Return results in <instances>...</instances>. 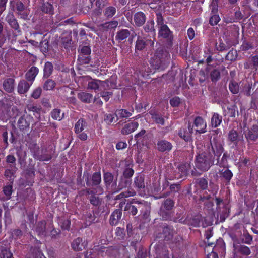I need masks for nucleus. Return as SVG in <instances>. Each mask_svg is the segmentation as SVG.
<instances>
[{
  "label": "nucleus",
  "mask_w": 258,
  "mask_h": 258,
  "mask_svg": "<svg viewBox=\"0 0 258 258\" xmlns=\"http://www.w3.org/2000/svg\"><path fill=\"white\" fill-rule=\"evenodd\" d=\"M117 21H112L105 22L101 25V28L103 30H108L116 28L118 25Z\"/></svg>",
  "instance_id": "nucleus-41"
},
{
  "label": "nucleus",
  "mask_w": 258,
  "mask_h": 258,
  "mask_svg": "<svg viewBox=\"0 0 258 258\" xmlns=\"http://www.w3.org/2000/svg\"><path fill=\"white\" fill-rule=\"evenodd\" d=\"M210 78L213 82H216L220 78V72L217 69H213L210 74Z\"/></svg>",
  "instance_id": "nucleus-49"
},
{
  "label": "nucleus",
  "mask_w": 258,
  "mask_h": 258,
  "mask_svg": "<svg viewBox=\"0 0 258 258\" xmlns=\"http://www.w3.org/2000/svg\"><path fill=\"white\" fill-rule=\"evenodd\" d=\"M215 47L216 49L219 51H223L228 49V46L222 42L221 39L219 40V44L216 43Z\"/></svg>",
  "instance_id": "nucleus-64"
},
{
  "label": "nucleus",
  "mask_w": 258,
  "mask_h": 258,
  "mask_svg": "<svg viewBox=\"0 0 258 258\" xmlns=\"http://www.w3.org/2000/svg\"><path fill=\"white\" fill-rule=\"evenodd\" d=\"M116 114L117 115V117H119L120 118H127L128 117H129L130 116H131L132 114V113L130 112H128L125 109H119V110H117L116 111H115Z\"/></svg>",
  "instance_id": "nucleus-52"
},
{
  "label": "nucleus",
  "mask_w": 258,
  "mask_h": 258,
  "mask_svg": "<svg viewBox=\"0 0 258 258\" xmlns=\"http://www.w3.org/2000/svg\"><path fill=\"white\" fill-rule=\"evenodd\" d=\"M56 86V83L52 79L46 80L43 85V88L45 90H52Z\"/></svg>",
  "instance_id": "nucleus-46"
},
{
  "label": "nucleus",
  "mask_w": 258,
  "mask_h": 258,
  "mask_svg": "<svg viewBox=\"0 0 258 258\" xmlns=\"http://www.w3.org/2000/svg\"><path fill=\"white\" fill-rule=\"evenodd\" d=\"M85 181L87 186H97L96 192L101 194L103 192V189L100 186H98L101 181V173L100 172H95L91 176H90L88 173L84 174Z\"/></svg>",
  "instance_id": "nucleus-6"
},
{
  "label": "nucleus",
  "mask_w": 258,
  "mask_h": 258,
  "mask_svg": "<svg viewBox=\"0 0 258 258\" xmlns=\"http://www.w3.org/2000/svg\"><path fill=\"white\" fill-rule=\"evenodd\" d=\"M61 111L59 109H54L51 113V117L53 119L58 120H60L63 117V115L60 114Z\"/></svg>",
  "instance_id": "nucleus-55"
},
{
  "label": "nucleus",
  "mask_w": 258,
  "mask_h": 258,
  "mask_svg": "<svg viewBox=\"0 0 258 258\" xmlns=\"http://www.w3.org/2000/svg\"><path fill=\"white\" fill-rule=\"evenodd\" d=\"M41 11L45 14L52 15L53 13V8L51 4L48 2L44 3L41 7Z\"/></svg>",
  "instance_id": "nucleus-38"
},
{
  "label": "nucleus",
  "mask_w": 258,
  "mask_h": 258,
  "mask_svg": "<svg viewBox=\"0 0 258 258\" xmlns=\"http://www.w3.org/2000/svg\"><path fill=\"white\" fill-rule=\"evenodd\" d=\"M179 136L185 141H188L190 139V136L189 133L186 130L185 128H181L179 131Z\"/></svg>",
  "instance_id": "nucleus-53"
},
{
  "label": "nucleus",
  "mask_w": 258,
  "mask_h": 258,
  "mask_svg": "<svg viewBox=\"0 0 258 258\" xmlns=\"http://www.w3.org/2000/svg\"><path fill=\"white\" fill-rule=\"evenodd\" d=\"M128 21H132L133 18L134 19L136 25L138 26L143 25L145 22V17H128Z\"/></svg>",
  "instance_id": "nucleus-57"
},
{
  "label": "nucleus",
  "mask_w": 258,
  "mask_h": 258,
  "mask_svg": "<svg viewBox=\"0 0 258 258\" xmlns=\"http://www.w3.org/2000/svg\"><path fill=\"white\" fill-rule=\"evenodd\" d=\"M130 35V31L127 29H123L118 31L116 36V39L119 41H122L127 38Z\"/></svg>",
  "instance_id": "nucleus-42"
},
{
  "label": "nucleus",
  "mask_w": 258,
  "mask_h": 258,
  "mask_svg": "<svg viewBox=\"0 0 258 258\" xmlns=\"http://www.w3.org/2000/svg\"><path fill=\"white\" fill-rule=\"evenodd\" d=\"M1 258H13V254L9 249L4 248L1 250Z\"/></svg>",
  "instance_id": "nucleus-62"
},
{
  "label": "nucleus",
  "mask_w": 258,
  "mask_h": 258,
  "mask_svg": "<svg viewBox=\"0 0 258 258\" xmlns=\"http://www.w3.org/2000/svg\"><path fill=\"white\" fill-rule=\"evenodd\" d=\"M116 87L115 83L112 79H108L104 81H101L100 91H105L111 89L115 88Z\"/></svg>",
  "instance_id": "nucleus-26"
},
{
  "label": "nucleus",
  "mask_w": 258,
  "mask_h": 258,
  "mask_svg": "<svg viewBox=\"0 0 258 258\" xmlns=\"http://www.w3.org/2000/svg\"><path fill=\"white\" fill-rule=\"evenodd\" d=\"M40 50L43 53H47L48 51L49 42L46 39L40 43Z\"/></svg>",
  "instance_id": "nucleus-61"
},
{
  "label": "nucleus",
  "mask_w": 258,
  "mask_h": 258,
  "mask_svg": "<svg viewBox=\"0 0 258 258\" xmlns=\"http://www.w3.org/2000/svg\"><path fill=\"white\" fill-rule=\"evenodd\" d=\"M146 47L145 40L142 38H138L136 41V48L139 50H142Z\"/></svg>",
  "instance_id": "nucleus-60"
},
{
  "label": "nucleus",
  "mask_w": 258,
  "mask_h": 258,
  "mask_svg": "<svg viewBox=\"0 0 258 258\" xmlns=\"http://www.w3.org/2000/svg\"><path fill=\"white\" fill-rule=\"evenodd\" d=\"M245 136L247 141H256L258 139V126L253 125Z\"/></svg>",
  "instance_id": "nucleus-19"
},
{
  "label": "nucleus",
  "mask_w": 258,
  "mask_h": 258,
  "mask_svg": "<svg viewBox=\"0 0 258 258\" xmlns=\"http://www.w3.org/2000/svg\"><path fill=\"white\" fill-rule=\"evenodd\" d=\"M17 170V168H13L9 167V168L7 169L4 173V175L6 177V178L11 181V183L13 182L14 178L16 177L15 173Z\"/></svg>",
  "instance_id": "nucleus-33"
},
{
  "label": "nucleus",
  "mask_w": 258,
  "mask_h": 258,
  "mask_svg": "<svg viewBox=\"0 0 258 258\" xmlns=\"http://www.w3.org/2000/svg\"><path fill=\"white\" fill-rule=\"evenodd\" d=\"M222 117L218 113H214L211 118V125L214 127L218 126L222 122Z\"/></svg>",
  "instance_id": "nucleus-40"
},
{
  "label": "nucleus",
  "mask_w": 258,
  "mask_h": 258,
  "mask_svg": "<svg viewBox=\"0 0 258 258\" xmlns=\"http://www.w3.org/2000/svg\"><path fill=\"white\" fill-rule=\"evenodd\" d=\"M220 177L227 183H229L233 176V173L228 168H223L219 170Z\"/></svg>",
  "instance_id": "nucleus-27"
},
{
  "label": "nucleus",
  "mask_w": 258,
  "mask_h": 258,
  "mask_svg": "<svg viewBox=\"0 0 258 258\" xmlns=\"http://www.w3.org/2000/svg\"><path fill=\"white\" fill-rule=\"evenodd\" d=\"M172 148V144L165 140H161L157 142V149L162 152H168Z\"/></svg>",
  "instance_id": "nucleus-15"
},
{
  "label": "nucleus",
  "mask_w": 258,
  "mask_h": 258,
  "mask_svg": "<svg viewBox=\"0 0 258 258\" xmlns=\"http://www.w3.org/2000/svg\"><path fill=\"white\" fill-rule=\"evenodd\" d=\"M191 168V166L188 163H182L178 164L177 169L178 170L177 173L176 174V178L179 179L183 177L186 176L188 171Z\"/></svg>",
  "instance_id": "nucleus-11"
},
{
  "label": "nucleus",
  "mask_w": 258,
  "mask_h": 258,
  "mask_svg": "<svg viewBox=\"0 0 258 258\" xmlns=\"http://www.w3.org/2000/svg\"><path fill=\"white\" fill-rule=\"evenodd\" d=\"M156 232L157 237L166 240H170L172 239L175 232L172 227L166 223H161L159 227L158 231Z\"/></svg>",
  "instance_id": "nucleus-7"
},
{
  "label": "nucleus",
  "mask_w": 258,
  "mask_h": 258,
  "mask_svg": "<svg viewBox=\"0 0 258 258\" xmlns=\"http://www.w3.org/2000/svg\"><path fill=\"white\" fill-rule=\"evenodd\" d=\"M194 125L196 131L199 133H204L206 132V124L203 119L200 116L196 117L194 120Z\"/></svg>",
  "instance_id": "nucleus-13"
},
{
  "label": "nucleus",
  "mask_w": 258,
  "mask_h": 258,
  "mask_svg": "<svg viewBox=\"0 0 258 258\" xmlns=\"http://www.w3.org/2000/svg\"><path fill=\"white\" fill-rule=\"evenodd\" d=\"M71 245L75 251H79L85 248L87 243L85 240L83 242L82 238L78 237L73 241Z\"/></svg>",
  "instance_id": "nucleus-16"
},
{
  "label": "nucleus",
  "mask_w": 258,
  "mask_h": 258,
  "mask_svg": "<svg viewBox=\"0 0 258 258\" xmlns=\"http://www.w3.org/2000/svg\"><path fill=\"white\" fill-rule=\"evenodd\" d=\"M122 164L124 165V170L122 176L130 179L134 173V171L133 169V164L132 161L129 159H125L122 161Z\"/></svg>",
  "instance_id": "nucleus-10"
},
{
  "label": "nucleus",
  "mask_w": 258,
  "mask_h": 258,
  "mask_svg": "<svg viewBox=\"0 0 258 258\" xmlns=\"http://www.w3.org/2000/svg\"><path fill=\"white\" fill-rule=\"evenodd\" d=\"M78 51L79 54H83L84 55H89L91 54V48L89 45H86L83 44L79 46Z\"/></svg>",
  "instance_id": "nucleus-43"
},
{
  "label": "nucleus",
  "mask_w": 258,
  "mask_h": 258,
  "mask_svg": "<svg viewBox=\"0 0 258 258\" xmlns=\"http://www.w3.org/2000/svg\"><path fill=\"white\" fill-rule=\"evenodd\" d=\"M150 206L146 202H140L135 199L130 203H127L124 207V211L128 214L135 216L139 212L141 214L147 218L150 213Z\"/></svg>",
  "instance_id": "nucleus-3"
},
{
  "label": "nucleus",
  "mask_w": 258,
  "mask_h": 258,
  "mask_svg": "<svg viewBox=\"0 0 258 258\" xmlns=\"http://www.w3.org/2000/svg\"><path fill=\"white\" fill-rule=\"evenodd\" d=\"M72 35L71 33H64L62 34L61 37V46L62 48L65 49L67 51L70 50H73Z\"/></svg>",
  "instance_id": "nucleus-9"
},
{
  "label": "nucleus",
  "mask_w": 258,
  "mask_h": 258,
  "mask_svg": "<svg viewBox=\"0 0 258 258\" xmlns=\"http://www.w3.org/2000/svg\"><path fill=\"white\" fill-rule=\"evenodd\" d=\"M15 80L14 78H9L4 80L3 86L4 90L8 93H12L15 88Z\"/></svg>",
  "instance_id": "nucleus-14"
},
{
  "label": "nucleus",
  "mask_w": 258,
  "mask_h": 258,
  "mask_svg": "<svg viewBox=\"0 0 258 258\" xmlns=\"http://www.w3.org/2000/svg\"><path fill=\"white\" fill-rule=\"evenodd\" d=\"M228 140L235 145H237L239 141L243 140V138L242 136H239L236 130H231L228 134Z\"/></svg>",
  "instance_id": "nucleus-21"
},
{
  "label": "nucleus",
  "mask_w": 258,
  "mask_h": 258,
  "mask_svg": "<svg viewBox=\"0 0 258 258\" xmlns=\"http://www.w3.org/2000/svg\"><path fill=\"white\" fill-rule=\"evenodd\" d=\"M144 29L146 31L150 32L152 36H155L154 22L153 20L148 21Z\"/></svg>",
  "instance_id": "nucleus-51"
},
{
  "label": "nucleus",
  "mask_w": 258,
  "mask_h": 258,
  "mask_svg": "<svg viewBox=\"0 0 258 258\" xmlns=\"http://www.w3.org/2000/svg\"><path fill=\"white\" fill-rule=\"evenodd\" d=\"M159 214L164 220H168L171 217V211H167L166 209L160 207Z\"/></svg>",
  "instance_id": "nucleus-48"
},
{
  "label": "nucleus",
  "mask_w": 258,
  "mask_h": 258,
  "mask_svg": "<svg viewBox=\"0 0 258 258\" xmlns=\"http://www.w3.org/2000/svg\"><path fill=\"white\" fill-rule=\"evenodd\" d=\"M54 153L55 147L53 145H44L41 146L40 152L36 160L43 162L49 161L53 157Z\"/></svg>",
  "instance_id": "nucleus-5"
},
{
  "label": "nucleus",
  "mask_w": 258,
  "mask_h": 258,
  "mask_svg": "<svg viewBox=\"0 0 258 258\" xmlns=\"http://www.w3.org/2000/svg\"><path fill=\"white\" fill-rule=\"evenodd\" d=\"M156 253L158 258H169V251L165 246L159 244L156 246Z\"/></svg>",
  "instance_id": "nucleus-24"
},
{
  "label": "nucleus",
  "mask_w": 258,
  "mask_h": 258,
  "mask_svg": "<svg viewBox=\"0 0 258 258\" xmlns=\"http://www.w3.org/2000/svg\"><path fill=\"white\" fill-rule=\"evenodd\" d=\"M32 83L25 80H21L18 84L17 91L20 94L27 93Z\"/></svg>",
  "instance_id": "nucleus-17"
},
{
  "label": "nucleus",
  "mask_w": 258,
  "mask_h": 258,
  "mask_svg": "<svg viewBox=\"0 0 258 258\" xmlns=\"http://www.w3.org/2000/svg\"><path fill=\"white\" fill-rule=\"evenodd\" d=\"M58 223L62 229L69 230L71 224V221L70 220L62 218L59 219Z\"/></svg>",
  "instance_id": "nucleus-50"
},
{
  "label": "nucleus",
  "mask_w": 258,
  "mask_h": 258,
  "mask_svg": "<svg viewBox=\"0 0 258 258\" xmlns=\"http://www.w3.org/2000/svg\"><path fill=\"white\" fill-rule=\"evenodd\" d=\"M170 55L163 47L157 48L150 58L149 63L152 69L158 71L165 70L170 63Z\"/></svg>",
  "instance_id": "nucleus-2"
},
{
  "label": "nucleus",
  "mask_w": 258,
  "mask_h": 258,
  "mask_svg": "<svg viewBox=\"0 0 258 258\" xmlns=\"http://www.w3.org/2000/svg\"><path fill=\"white\" fill-rule=\"evenodd\" d=\"M86 121L82 118L80 119L75 124V131L76 133H79L81 132L86 126Z\"/></svg>",
  "instance_id": "nucleus-44"
},
{
  "label": "nucleus",
  "mask_w": 258,
  "mask_h": 258,
  "mask_svg": "<svg viewBox=\"0 0 258 258\" xmlns=\"http://www.w3.org/2000/svg\"><path fill=\"white\" fill-rule=\"evenodd\" d=\"M103 180L106 189H108L114 180V176L110 172H104Z\"/></svg>",
  "instance_id": "nucleus-31"
},
{
  "label": "nucleus",
  "mask_w": 258,
  "mask_h": 258,
  "mask_svg": "<svg viewBox=\"0 0 258 258\" xmlns=\"http://www.w3.org/2000/svg\"><path fill=\"white\" fill-rule=\"evenodd\" d=\"M28 148L33 157L36 160L40 152L41 149L39 145L35 142H32L29 144Z\"/></svg>",
  "instance_id": "nucleus-28"
},
{
  "label": "nucleus",
  "mask_w": 258,
  "mask_h": 258,
  "mask_svg": "<svg viewBox=\"0 0 258 258\" xmlns=\"http://www.w3.org/2000/svg\"><path fill=\"white\" fill-rule=\"evenodd\" d=\"M213 141L210 140L205 150L199 152L196 156L195 164L196 167L202 171H207L210 167L214 165V154L212 151Z\"/></svg>",
  "instance_id": "nucleus-1"
},
{
  "label": "nucleus",
  "mask_w": 258,
  "mask_h": 258,
  "mask_svg": "<svg viewBox=\"0 0 258 258\" xmlns=\"http://www.w3.org/2000/svg\"><path fill=\"white\" fill-rule=\"evenodd\" d=\"M138 125V123L136 121L127 123L122 128L121 132L123 135L130 134L137 129Z\"/></svg>",
  "instance_id": "nucleus-22"
},
{
  "label": "nucleus",
  "mask_w": 258,
  "mask_h": 258,
  "mask_svg": "<svg viewBox=\"0 0 258 258\" xmlns=\"http://www.w3.org/2000/svg\"><path fill=\"white\" fill-rule=\"evenodd\" d=\"M78 98L82 102L90 103L93 99V95L87 92H80L78 94Z\"/></svg>",
  "instance_id": "nucleus-35"
},
{
  "label": "nucleus",
  "mask_w": 258,
  "mask_h": 258,
  "mask_svg": "<svg viewBox=\"0 0 258 258\" xmlns=\"http://www.w3.org/2000/svg\"><path fill=\"white\" fill-rule=\"evenodd\" d=\"M174 205V201L172 199L168 198L164 201L161 207L166 209L167 211H171L173 208Z\"/></svg>",
  "instance_id": "nucleus-45"
},
{
  "label": "nucleus",
  "mask_w": 258,
  "mask_h": 258,
  "mask_svg": "<svg viewBox=\"0 0 258 258\" xmlns=\"http://www.w3.org/2000/svg\"><path fill=\"white\" fill-rule=\"evenodd\" d=\"M53 66L50 62L47 61L45 63L43 69V78H48L52 73Z\"/></svg>",
  "instance_id": "nucleus-36"
},
{
  "label": "nucleus",
  "mask_w": 258,
  "mask_h": 258,
  "mask_svg": "<svg viewBox=\"0 0 258 258\" xmlns=\"http://www.w3.org/2000/svg\"><path fill=\"white\" fill-rule=\"evenodd\" d=\"M233 247L236 252L239 253L242 255L248 256L251 253L249 248L247 246L240 244H234Z\"/></svg>",
  "instance_id": "nucleus-20"
},
{
  "label": "nucleus",
  "mask_w": 258,
  "mask_h": 258,
  "mask_svg": "<svg viewBox=\"0 0 258 258\" xmlns=\"http://www.w3.org/2000/svg\"><path fill=\"white\" fill-rule=\"evenodd\" d=\"M122 212L120 209H116L113 211L110 217V224L111 225H116L121 218Z\"/></svg>",
  "instance_id": "nucleus-25"
},
{
  "label": "nucleus",
  "mask_w": 258,
  "mask_h": 258,
  "mask_svg": "<svg viewBox=\"0 0 258 258\" xmlns=\"http://www.w3.org/2000/svg\"><path fill=\"white\" fill-rule=\"evenodd\" d=\"M46 223L45 221L38 222L36 227V232L39 236H45L46 234Z\"/></svg>",
  "instance_id": "nucleus-29"
},
{
  "label": "nucleus",
  "mask_w": 258,
  "mask_h": 258,
  "mask_svg": "<svg viewBox=\"0 0 258 258\" xmlns=\"http://www.w3.org/2000/svg\"><path fill=\"white\" fill-rule=\"evenodd\" d=\"M77 60L80 65L88 64L91 60V56L79 54Z\"/></svg>",
  "instance_id": "nucleus-47"
},
{
  "label": "nucleus",
  "mask_w": 258,
  "mask_h": 258,
  "mask_svg": "<svg viewBox=\"0 0 258 258\" xmlns=\"http://www.w3.org/2000/svg\"><path fill=\"white\" fill-rule=\"evenodd\" d=\"M134 187L137 189L138 190L144 189L146 185L145 182V177L144 175L139 174L134 178Z\"/></svg>",
  "instance_id": "nucleus-18"
},
{
  "label": "nucleus",
  "mask_w": 258,
  "mask_h": 258,
  "mask_svg": "<svg viewBox=\"0 0 258 258\" xmlns=\"http://www.w3.org/2000/svg\"><path fill=\"white\" fill-rule=\"evenodd\" d=\"M38 72L39 69L37 67L33 66L26 73L25 79L28 82L33 83Z\"/></svg>",
  "instance_id": "nucleus-23"
},
{
  "label": "nucleus",
  "mask_w": 258,
  "mask_h": 258,
  "mask_svg": "<svg viewBox=\"0 0 258 258\" xmlns=\"http://www.w3.org/2000/svg\"><path fill=\"white\" fill-rule=\"evenodd\" d=\"M101 80H92L88 83V88L96 91L97 90L100 91Z\"/></svg>",
  "instance_id": "nucleus-39"
},
{
  "label": "nucleus",
  "mask_w": 258,
  "mask_h": 258,
  "mask_svg": "<svg viewBox=\"0 0 258 258\" xmlns=\"http://www.w3.org/2000/svg\"><path fill=\"white\" fill-rule=\"evenodd\" d=\"M196 183L203 190H205L208 187V181L205 178H200L197 179Z\"/></svg>",
  "instance_id": "nucleus-54"
},
{
  "label": "nucleus",
  "mask_w": 258,
  "mask_h": 258,
  "mask_svg": "<svg viewBox=\"0 0 258 258\" xmlns=\"http://www.w3.org/2000/svg\"><path fill=\"white\" fill-rule=\"evenodd\" d=\"M27 110L28 112H32L34 115H35L36 114L39 115L41 112V108L37 105L30 104L27 105L26 109L24 110V112L25 113H27Z\"/></svg>",
  "instance_id": "nucleus-37"
},
{
  "label": "nucleus",
  "mask_w": 258,
  "mask_h": 258,
  "mask_svg": "<svg viewBox=\"0 0 258 258\" xmlns=\"http://www.w3.org/2000/svg\"><path fill=\"white\" fill-rule=\"evenodd\" d=\"M17 125L20 131L27 133L29 130L30 118L25 115L21 116L17 122Z\"/></svg>",
  "instance_id": "nucleus-12"
},
{
  "label": "nucleus",
  "mask_w": 258,
  "mask_h": 258,
  "mask_svg": "<svg viewBox=\"0 0 258 258\" xmlns=\"http://www.w3.org/2000/svg\"><path fill=\"white\" fill-rule=\"evenodd\" d=\"M16 158L13 155H9L6 157V162L10 164L9 167L17 168L16 167Z\"/></svg>",
  "instance_id": "nucleus-56"
},
{
  "label": "nucleus",
  "mask_w": 258,
  "mask_h": 258,
  "mask_svg": "<svg viewBox=\"0 0 258 258\" xmlns=\"http://www.w3.org/2000/svg\"><path fill=\"white\" fill-rule=\"evenodd\" d=\"M131 180L123 176H121L119 180L118 185L116 188L115 192H118L119 191L125 188L131 184Z\"/></svg>",
  "instance_id": "nucleus-32"
},
{
  "label": "nucleus",
  "mask_w": 258,
  "mask_h": 258,
  "mask_svg": "<svg viewBox=\"0 0 258 258\" xmlns=\"http://www.w3.org/2000/svg\"><path fill=\"white\" fill-rule=\"evenodd\" d=\"M229 88L233 94H237L239 91V87L238 83L235 82H231L229 84Z\"/></svg>",
  "instance_id": "nucleus-59"
},
{
  "label": "nucleus",
  "mask_w": 258,
  "mask_h": 258,
  "mask_svg": "<svg viewBox=\"0 0 258 258\" xmlns=\"http://www.w3.org/2000/svg\"><path fill=\"white\" fill-rule=\"evenodd\" d=\"M218 0H213L211 7H212V13L213 15L212 16H219L217 14L218 12Z\"/></svg>",
  "instance_id": "nucleus-63"
},
{
  "label": "nucleus",
  "mask_w": 258,
  "mask_h": 258,
  "mask_svg": "<svg viewBox=\"0 0 258 258\" xmlns=\"http://www.w3.org/2000/svg\"><path fill=\"white\" fill-rule=\"evenodd\" d=\"M213 148L212 150L214 154V165L225 167L227 165V159L229 155L227 152L224 153L220 160V157L224 150V148L222 144L215 138H213Z\"/></svg>",
  "instance_id": "nucleus-4"
},
{
  "label": "nucleus",
  "mask_w": 258,
  "mask_h": 258,
  "mask_svg": "<svg viewBox=\"0 0 258 258\" xmlns=\"http://www.w3.org/2000/svg\"><path fill=\"white\" fill-rule=\"evenodd\" d=\"M163 17H157V23L158 25L161 24L159 31V36L165 38L167 41L171 42L172 39V34L168 26L163 24Z\"/></svg>",
  "instance_id": "nucleus-8"
},
{
  "label": "nucleus",
  "mask_w": 258,
  "mask_h": 258,
  "mask_svg": "<svg viewBox=\"0 0 258 258\" xmlns=\"http://www.w3.org/2000/svg\"><path fill=\"white\" fill-rule=\"evenodd\" d=\"M90 203L94 206H98L101 204V200L98 197L96 196L94 194L91 195L89 198Z\"/></svg>",
  "instance_id": "nucleus-58"
},
{
  "label": "nucleus",
  "mask_w": 258,
  "mask_h": 258,
  "mask_svg": "<svg viewBox=\"0 0 258 258\" xmlns=\"http://www.w3.org/2000/svg\"><path fill=\"white\" fill-rule=\"evenodd\" d=\"M150 114L151 116V118L157 124H161L162 125H164L165 120L161 114L152 111L150 112Z\"/></svg>",
  "instance_id": "nucleus-34"
},
{
  "label": "nucleus",
  "mask_w": 258,
  "mask_h": 258,
  "mask_svg": "<svg viewBox=\"0 0 258 258\" xmlns=\"http://www.w3.org/2000/svg\"><path fill=\"white\" fill-rule=\"evenodd\" d=\"M118 118L116 112L115 113H106L104 116V121L108 125H111L117 121Z\"/></svg>",
  "instance_id": "nucleus-30"
}]
</instances>
